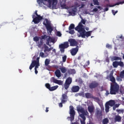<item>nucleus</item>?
I'll return each instance as SVG.
<instances>
[{
  "mask_svg": "<svg viewBox=\"0 0 124 124\" xmlns=\"http://www.w3.org/2000/svg\"><path fill=\"white\" fill-rule=\"evenodd\" d=\"M80 18L81 20L78 23V26L75 28V30L78 32V37H81L82 38H86L87 37L88 38V37L92 35L93 31H86L85 28H84V25H83V24L86 25V20L83 19L82 16H80Z\"/></svg>",
  "mask_w": 124,
  "mask_h": 124,
  "instance_id": "nucleus-1",
  "label": "nucleus"
},
{
  "mask_svg": "<svg viewBox=\"0 0 124 124\" xmlns=\"http://www.w3.org/2000/svg\"><path fill=\"white\" fill-rule=\"evenodd\" d=\"M37 2L40 7H42L43 3L45 5H46L49 8H56L57 6V3L58 0H37Z\"/></svg>",
  "mask_w": 124,
  "mask_h": 124,
  "instance_id": "nucleus-2",
  "label": "nucleus"
},
{
  "mask_svg": "<svg viewBox=\"0 0 124 124\" xmlns=\"http://www.w3.org/2000/svg\"><path fill=\"white\" fill-rule=\"evenodd\" d=\"M120 86L118 83H111L110 87V94H117L119 93Z\"/></svg>",
  "mask_w": 124,
  "mask_h": 124,
  "instance_id": "nucleus-3",
  "label": "nucleus"
},
{
  "mask_svg": "<svg viewBox=\"0 0 124 124\" xmlns=\"http://www.w3.org/2000/svg\"><path fill=\"white\" fill-rule=\"evenodd\" d=\"M41 39L45 40L46 39V45L51 47V45L50 43L55 44L56 42L55 41V38L52 37L50 36H47V35H44L41 36Z\"/></svg>",
  "mask_w": 124,
  "mask_h": 124,
  "instance_id": "nucleus-4",
  "label": "nucleus"
},
{
  "mask_svg": "<svg viewBox=\"0 0 124 124\" xmlns=\"http://www.w3.org/2000/svg\"><path fill=\"white\" fill-rule=\"evenodd\" d=\"M69 108L70 117H68L67 119H70V121H71V122H73V121H74V119L75 118V114H76V113L75 112V110H74V108L73 107V106H70L69 107Z\"/></svg>",
  "mask_w": 124,
  "mask_h": 124,
  "instance_id": "nucleus-5",
  "label": "nucleus"
},
{
  "mask_svg": "<svg viewBox=\"0 0 124 124\" xmlns=\"http://www.w3.org/2000/svg\"><path fill=\"white\" fill-rule=\"evenodd\" d=\"M43 25L45 26L47 31H48L49 32H52L53 31V28L51 26V22L49 21L48 19L46 18L45 21L43 22Z\"/></svg>",
  "mask_w": 124,
  "mask_h": 124,
  "instance_id": "nucleus-6",
  "label": "nucleus"
},
{
  "mask_svg": "<svg viewBox=\"0 0 124 124\" xmlns=\"http://www.w3.org/2000/svg\"><path fill=\"white\" fill-rule=\"evenodd\" d=\"M77 111L78 112H80V113H81V114L79 115L80 117H82V115L84 117H86L85 116H89V112H88V111L87 110L85 111L84 108L78 107L77 108Z\"/></svg>",
  "mask_w": 124,
  "mask_h": 124,
  "instance_id": "nucleus-7",
  "label": "nucleus"
},
{
  "mask_svg": "<svg viewBox=\"0 0 124 124\" xmlns=\"http://www.w3.org/2000/svg\"><path fill=\"white\" fill-rule=\"evenodd\" d=\"M68 47H69V45H68V42H65L63 44H61L59 45V48L61 53H64V49L68 48Z\"/></svg>",
  "mask_w": 124,
  "mask_h": 124,
  "instance_id": "nucleus-8",
  "label": "nucleus"
},
{
  "mask_svg": "<svg viewBox=\"0 0 124 124\" xmlns=\"http://www.w3.org/2000/svg\"><path fill=\"white\" fill-rule=\"evenodd\" d=\"M72 83V78L71 77L68 78L65 82V83L64 84V87L65 90H68V88H69V86H70V84Z\"/></svg>",
  "mask_w": 124,
  "mask_h": 124,
  "instance_id": "nucleus-9",
  "label": "nucleus"
},
{
  "mask_svg": "<svg viewBox=\"0 0 124 124\" xmlns=\"http://www.w3.org/2000/svg\"><path fill=\"white\" fill-rule=\"evenodd\" d=\"M32 17L33 18L32 22H33L34 24H38L40 23L41 20H43V16H41L35 17V15H33Z\"/></svg>",
  "mask_w": 124,
  "mask_h": 124,
  "instance_id": "nucleus-10",
  "label": "nucleus"
},
{
  "mask_svg": "<svg viewBox=\"0 0 124 124\" xmlns=\"http://www.w3.org/2000/svg\"><path fill=\"white\" fill-rule=\"evenodd\" d=\"M112 65L114 68H117L118 66H121V67H124V62L120 61V62H117L115 61L113 62Z\"/></svg>",
  "mask_w": 124,
  "mask_h": 124,
  "instance_id": "nucleus-11",
  "label": "nucleus"
},
{
  "mask_svg": "<svg viewBox=\"0 0 124 124\" xmlns=\"http://www.w3.org/2000/svg\"><path fill=\"white\" fill-rule=\"evenodd\" d=\"M98 86H99V84L97 82L95 81H93L89 85V87L91 90H93V89H95V88H97Z\"/></svg>",
  "mask_w": 124,
  "mask_h": 124,
  "instance_id": "nucleus-12",
  "label": "nucleus"
},
{
  "mask_svg": "<svg viewBox=\"0 0 124 124\" xmlns=\"http://www.w3.org/2000/svg\"><path fill=\"white\" fill-rule=\"evenodd\" d=\"M50 80H51V82H53V83H55V84H57L60 86H62V84H63V81L61 80H58L55 78L54 77H52Z\"/></svg>",
  "mask_w": 124,
  "mask_h": 124,
  "instance_id": "nucleus-13",
  "label": "nucleus"
},
{
  "mask_svg": "<svg viewBox=\"0 0 124 124\" xmlns=\"http://www.w3.org/2000/svg\"><path fill=\"white\" fill-rule=\"evenodd\" d=\"M78 51H79V46H77L76 48H73L70 50V53L72 56H75L77 53H78Z\"/></svg>",
  "mask_w": 124,
  "mask_h": 124,
  "instance_id": "nucleus-14",
  "label": "nucleus"
},
{
  "mask_svg": "<svg viewBox=\"0 0 124 124\" xmlns=\"http://www.w3.org/2000/svg\"><path fill=\"white\" fill-rule=\"evenodd\" d=\"M40 66V64L39 63H31L29 67V69L30 70H31L33 67L35 66L34 69H37Z\"/></svg>",
  "mask_w": 124,
  "mask_h": 124,
  "instance_id": "nucleus-15",
  "label": "nucleus"
},
{
  "mask_svg": "<svg viewBox=\"0 0 124 124\" xmlns=\"http://www.w3.org/2000/svg\"><path fill=\"white\" fill-rule=\"evenodd\" d=\"M74 28H75V25L74 24H70L69 27V33H70V34H74V33H75V31L73 30Z\"/></svg>",
  "mask_w": 124,
  "mask_h": 124,
  "instance_id": "nucleus-16",
  "label": "nucleus"
},
{
  "mask_svg": "<svg viewBox=\"0 0 124 124\" xmlns=\"http://www.w3.org/2000/svg\"><path fill=\"white\" fill-rule=\"evenodd\" d=\"M85 96L86 98H93V99H94L95 100L99 101V98L98 97L93 96L90 93H86Z\"/></svg>",
  "mask_w": 124,
  "mask_h": 124,
  "instance_id": "nucleus-17",
  "label": "nucleus"
},
{
  "mask_svg": "<svg viewBox=\"0 0 124 124\" xmlns=\"http://www.w3.org/2000/svg\"><path fill=\"white\" fill-rule=\"evenodd\" d=\"M80 90L79 86L74 85L71 88L72 93H78Z\"/></svg>",
  "mask_w": 124,
  "mask_h": 124,
  "instance_id": "nucleus-18",
  "label": "nucleus"
},
{
  "mask_svg": "<svg viewBox=\"0 0 124 124\" xmlns=\"http://www.w3.org/2000/svg\"><path fill=\"white\" fill-rule=\"evenodd\" d=\"M69 42L70 43V46H77L78 45V43L75 39H71L69 40Z\"/></svg>",
  "mask_w": 124,
  "mask_h": 124,
  "instance_id": "nucleus-19",
  "label": "nucleus"
},
{
  "mask_svg": "<svg viewBox=\"0 0 124 124\" xmlns=\"http://www.w3.org/2000/svg\"><path fill=\"white\" fill-rule=\"evenodd\" d=\"M75 73H76V71H75V69H70L67 70V72L64 75L66 76L67 74H69V75H71L72 74H75Z\"/></svg>",
  "mask_w": 124,
  "mask_h": 124,
  "instance_id": "nucleus-20",
  "label": "nucleus"
},
{
  "mask_svg": "<svg viewBox=\"0 0 124 124\" xmlns=\"http://www.w3.org/2000/svg\"><path fill=\"white\" fill-rule=\"evenodd\" d=\"M66 99H67V95H66V94H62L61 102H62V103H65V102L67 101Z\"/></svg>",
  "mask_w": 124,
  "mask_h": 124,
  "instance_id": "nucleus-21",
  "label": "nucleus"
},
{
  "mask_svg": "<svg viewBox=\"0 0 124 124\" xmlns=\"http://www.w3.org/2000/svg\"><path fill=\"white\" fill-rule=\"evenodd\" d=\"M109 78L110 81L112 82V84H117V82H116V79L115 78V77L113 76V73H111L109 74Z\"/></svg>",
  "mask_w": 124,
  "mask_h": 124,
  "instance_id": "nucleus-22",
  "label": "nucleus"
},
{
  "mask_svg": "<svg viewBox=\"0 0 124 124\" xmlns=\"http://www.w3.org/2000/svg\"><path fill=\"white\" fill-rule=\"evenodd\" d=\"M77 11V9L76 8H74L71 9V11L69 12V13L72 16H75V15H76Z\"/></svg>",
  "mask_w": 124,
  "mask_h": 124,
  "instance_id": "nucleus-23",
  "label": "nucleus"
},
{
  "mask_svg": "<svg viewBox=\"0 0 124 124\" xmlns=\"http://www.w3.org/2000/svg\"><path fill=\"white\" fill-rule=\"evenodd\" d=\"M124 1L117 2L114 5H109V4H107L106 5V7H108V6L109 7H114V6H115V5H120V4H124Z\"/></svg>",
  "mask_w": 124,
  "mask_h": 124,
  "instance_id": "nucleus-24",
  "label": "nucleus"
},
{
  "mask_svg": "<svg viewBox=\"0 0 124 124\" xmlns=\"http://www.w3.org/2000/svg\"><path fill=\"white\" fill-rule=\"evenodd\" d=\"M106 104H108V106H110L111 107H112V106H114V105H115L116 102L114 100H110L107 102Z\"/></svg>",
  "mask_w": 124,
  "mask_h": 124,
  "instance_id": "nucleus-25",
  "label": "nucleus"
},
{
  "mask_svg": "<svg viewBox=\"0 0 124 124\" xmlns=\"http://www.w3.org/2000/svg\"><path fill=\"white\" fill-rule=\"evenodd\" d=\"M55 74L56 77H57V78H60V77H61L62 76V74L61 73V71L59 69H57L55 71Z\"/></svg>",
  "mask_w": 124,
  "mask_h": 124,
  "instance_id": "nucleus-26",
  "label": "nucleus"
},
{
  "mask_svg": "<svg viewBox=\"0 0 124 124\" xmlns=\"http://www.w3.org/2000/svg\"><path fill=\"white\" fill-rule=\"evenodd\" d=\"M88 110L90 114H93V110H94V108L92 106H89L88 107Z\"/></svg>",
  "mask_w": 124,
  "mask_h": 124,
  "instance_id": "nucleus-27",
  "label": "nucleus"
},
{
  "mask_svg": "<svg viewBox=\"0 0 124 124\" xmlns=\"http://www.w3.org/2000/svg\"><path fill=\"white\" fill-rule=\"evenodd\" d=\"M111 59L112 62H114V61H122V58L118 56H113Z\"/></svg>",
  "mask_w": 124,
  "mask_h": 124,
  "instance_id": "nucleus-28",
  "label": "nucleus"
},
{
  "mask_svg": "<svg viewBox=\"0 0 124 124\" xmlns=\"http://www.w3.org/2000/svg\"><path fill=\"white\" fill-rule=\"evenodd\" d=\"M114 120L120 123V122H122V117L119 115H116L114 118Z\"/></svg>",
  "mask_w": 124,
  "mask_h": 124,
  "instance_id": "nucleus-29",
  "label": "nucleus"
},
{
  "mask_svg": "<svg viewBox=\"0 0 124 124\" xmlns=\"http://www.w3.org/2000/svg\"><path fill=\"white\" fill-rule=\"evenodd\" d=\"M60 70L62 72V73H65L66 72V71L67 72V69L66 68H65V67H62L61 68H60Z\"/></svg>",
  "mask_w": 124,
  "mask_h": 124,
  "instance_id": "nucleus-30",
  "label": "nucleus"
},
{
  "mask_svg": "<svg viewBox=\"0 0 124 124\" xmlns=\"http://www.w3.org/2000/svg\"><path fill=\"white\" fill-rule=\"evenodd\" d=\"M83 120H80L81 124H86V117H84L82 115H81V117Z\"/></svg>",
  "mask_w": 124,
  "mask_h": 124,
  "instance_id": "nucleus-31",
  "label": "nucleus"
},
{
  "mask_svg": "<svg viewBox=\"0 0 124 124\" xmlns=\"http://www.w3.org/2000/svg\"><path fill=\"white\" fill-rule=\"evenodd\" d=\"M58 88H59V86H58V85L52 86V87H50V88L49 89V91L50 92H53V91H56V90H57V89H58Z\"/></svg>",
  "mask_w": 124,
  "mask_h": 124,
  "instance_id": "nucleus-32",
  "label": "nucleus"
},
{
  "mask_svg": "<svg viewBox=\"0 0 124 124\" xmlns=\"http://www.w3.org/2000/svg\"><path fill=\"white\" fill-rule=\"evenodd\" d=\"M44 52H49V47H48V46H47V45H46V44H44Z\"/></svg>",
  "mask_w": 124,
  "mask_h": 124,
  "instance_id": "nucleus-33",
  "label": "nucleus"
},
{
  "mask_svg": "<svg viewBox=\"0 0 124 124\" xmlns=\"http://www.w3.org/2000/svg\"><path fill=\"white\" fill-rule=\"evenodd\" d=\"M96 116L97 118H100L102 116V114H101V112L99 110L96 111Z\"/></svg>",
  "mask_w": 124,
  "mask_h": 124,
  "instance_id": "nucleus-34",
  "label": "nucleus"
},
{
  "mask_svg": "<svg viewBox=\"0 0 124 124\" xmlns=\"http://www.w3.org/2000/svg\"><path fill=\"white\" fill-rule=\"evenodd\" d=\"M108 123H109V119H108V118H104L103 120V121H102L103 124H108Z\"/></svg>",
  "mask_w": 124,
  "mask_h": 124,
  "instance_id": "nucleus-35",
  "label": "nucleus"
},
{
  "mask_svg": "<svg viewBox=\"0 0 124 124\" xmlns=\"http://www.w3.org/2000/svg\"><path fill=\"white\" fill-rule=\"evenodd\" d=\"M109 106H108L106 103L105 104V111L106 113H108V112H109V109H110V107Z\"/></svg>",
  "mask_w": 124,
  "mask_h": 124,
  "instance_id": "nucleus-36",
  "label": "nucleus"
},
{
  "mask_svg": "<svg viewBox=\"0 0 124 124\" xmlns=\"http://www.w3.org/2000/svg\"><path fill=\"white\" fill-rule=\"evenodd\" d=\"M43 40H41L38 43V47H41L42 46H43L44 44Z\"/></svg>",
  "mask_w": 124,
  "mask_h": 124,
  "instance_id": "nucleus-37",
  "label": "nucleus"
},
{
  "mask_svg": "<svg viewBox=\"0 0 124 124\" xmlns=\"http://www.w3.org/2000/svg\"><path fill=\"white\" fill-rule=\"evenodd\" d=\"M40 59V57H37L36 58V61L35 60H34L33 61H32V62L31 63H39V60Z\"/></svg>",
  "mask_w": 124,
  "mask_h": 124,
  "instance_id": "nucleus-38",
  "label": "nucleus"
},
{
  "mask_svg": "<svg viewBox=\"0 0 124 124\" xmlns=\"http://www.w3.org/2000/svg\"><path fill=\"white\" fill-rule=\"evenodd\" d=\"M49 63H50V60H49V59H46L45 62V65L46 66H47V65H49Z\"/></svg>",
  "mask_w": 124,
  "mask_h": 124,
  "instance_id": "nucleus-39",
  "label": "nucleus"
},
{
  "mask_svg": "<svg viewBox=\"0 0 124 124\" xmlns=\"http://www.w3.org/2000/svg\"><path fill=\"white\" fill-rule=\"evenodd\" d=\"M116 111L119 113V114H124V109H116Z\"/></svg>",
  "mask_w": 124,
  "mask_h": 124,
  "instance_id": "nucleus-40",
  "label": "nucleus"
},
{
  "mask_svg": "<svg viewBox=\"0 0 124 124\" xmlns=\"http://www.w3.org/2000/svg\"><path fill=\"white\" fill-rule=\"evenodd\" d=\"M120 78H124V70L120 72Z\"/></svg>",
  "mask_w": 124,
  "mask_h": 124,
  "instance_id": "nucleus-41",
  "label": "nucleus"
},
{
  "mask_svg": "<svg viewBox=\"0 0 124 124\" xmlns=\"http://www.w3.org/2000/svg\"><path fill=\"white\" fill-rule=\"evenodd\" d=\"M67 58V57L66 55H64L62 57V62H66V59Z\"/></svg>",
  "mask_w": 124,
  "mask_h": 124,
  "instance_id": "nucleus-42",
  "label": "nucleus"
},
{
  "mask_svg": "<svg viewBox=\"0 0 124 124\" xmlns=\"http://www.w3.org/2000/svg\"><path fill=\"white\" fill-rule=\"evenodd\" d=\"M39 56L41 58H46V56L45 55L44 53H43V52H41L39 54Z\"/></svg>",
  "mask_w": 124,
  "mask_h": 124,
  "instance_id": "nucleus-43",
  "label": "nucleus"
},
{
  "mask_svg": "<svg viewBox=\"0 0 124 124\" xmlns=\"http://www.w3.org/2000/svg\"><path fill=\"white\" fill-rule=\"evenodd\" d=\"M94 5H99V2H98V0H93Z\"/></svg>",
  "mask_w": 124,
  "mask_h": 124,
  "instance_id": "nucleus-44",
  "label": "nucleus"
},
{
  "mask_svg": "<svg viewBox=\"0 0 124 124\" xmlns=\"http://www.w3.org/2000/svg\"><path fill=\"white\" fill-rule=\"evenodd\" d=\"M45 86L46 88V89H48V90H50V88H51V85H50V84L49 83H46L45 84Z\"/></svg>",
  "mask_w": 124,
  "mask_h": 124,
  "instance_id": "nucleus-45",
  "label": "nucleus"
},
{
  "mask_svg": "<svg viewBox=\"0 0 124 124\" xmlns=\"http://www.w3.org/2000/svg\"><path fill=\"white\" fill-rule=\"evenodd\" d=\"M33 40L35 42H37V41H39V37H38L37 36H35V37L33 38Z\"/></svg>",
  "mask_w": 124,
  "mask_h": 124,
  "instance_id": "nucleus-46",
  "label": "nucleus"
},
{
  "mask_svg": "<svg viewBox=\"0 0 124 124\" xmlns=\"http://www.w3.org/2000/svg\"><path fill=\"white\" fill-rule=\"evenodd\" d=\"M119 39H122V40H124V37L123 36V35H121V36H118V37Z\"/></svg>",
  "mask_w": 124,
  "mask_h": 124,
  "instance_id": "nucleus-47",
  "label": "nucleus"
},
{
  "mask_svg": "<svg viewBox=\"0 0 124 124\" xmlns=\"http://www.w3.org/2000/svg\"><path fill=\"white\" fill-rule=\"evenodd\" d=\"M111 11L112 12V14H113L114 16L116 15V14H117V13H118V11H116L115 12V10H112Z\"/></svg>",
  "mask_w": 124,
  "mask_h": 124,
  "instance_id": "nucleus-48",
  "label": "nucleus"
},
{
  "mask_svg": "<svg viewBox=\"0 0 124 124\" xmlns=\"http://www.w3.org/2000/svg\"><path fill=\"white\" fill-rule=\"evenodd\" d=\"M78 95H79V96H84L85 95L84 92H81L80 93H78Z\"/></svg>",
  "mask_w": 124,
  "mask_h": 124,
  "instance_id": "nucleus-49",
  "label": "nucleus"
},
{
  "mask_svg": "<svg viewBox=\"0 0 124 124\" xmlns=\"http://www.w3.org/2000/svg\"><path fill=\"white\" fill-rule=\"evenodd\" d=\"M116 79L117 81H119L120 82L122 81V78H121V77H118Z\"/></svg>",
  "mask_w": 124,
  "mask_h": 124,
  "instance_id": "nucleus-50",
  "label": "nucleus"
},
{
  "mask_svg": "<svg viewBox=\"0 0 124 124\" xmlns=\"http://www.w3.org/2000/svg\"><path fill=\"white\" fill-rule=\"evenodd\" d=\"M57 36H59V37L62 36V33H61L60 31H58L57 32Z\"/></svg>",
  "mask_w": 124,
  "mask_h": 124,
  "instance_id": "nucleus-51",
  "label": "nucleus"
},
{
  "mask_svg": "<svg viewBox=\"0 0 124 124\" xmlns=\"http://www.w3.org/2000/svg\"><path fill=\"white\" fill-rule=\"evenodd\" d=\"M97 11H98V9L96 8H94L93 10V12H97Z\"/></svg>",
  "mask_w": 124,
  "mask_h": 124,
  "instance_id": "nucleus-52",
  "label": "nucleus"
},
{
  "mask_svg": "<svg viewBox=\"0 0 124 124\" xmlns=\"http://www.w3.org/2000/svg\"><path fill=\"white\" fill-rule=\"evenodd\" d=\"M106 47L107 48H111V45H109V44H107L106 45Z\"/></svg>",
  "mask_w": 124,
  "mask_h": 124,
  "instance_id": "nucleus-53",
  "label": "nucleus"
},
{
  "mask_svg": "<svg viewBox=\"0 0 124 124\" xmlns=\"http://www.w3.org/2000/svg\"><path fill=\"white\" fill-rule=\"evenodd\" d=\"M85 6V4L82 3L80 8H83Z\"/></svg>",
  "mask_w": 124,
  "mask_h": 124,
  "instance_id": "nucleus-54",
  "label": "nucleus"
},
{
  "mask_svg": "<svg viewBox=\"0 0 124 124\" xmlns=\"http://www.w3.org/2000/svg\"><path fill=\"white\" fill-rule=\"evenodd\" d=\"M35 14L36 16H40V15H39L37 14V11H35Z\"/></svg>",
  "mask_w": 124,
  "mask_h": 124,
  "instance_id": "nucleus-55",
  "label": "nucleus"
},
{
  "mask_svg": "<svg viewBox=\"0 0 124 124\" xmlns=\"http://www.w3.org/2000/svg\"><path fill=\"white\" fill-rule=\"evenodd\" d=\"M62 102H61L59 104V107H61L62 108Z\"/></svg>",
  "mask_w": 124,
  "mask_h": 124,
  "instance_id": "nucleus-56",
  "label": "nucleus"
},
{
  "mask_svg": "<svg viewBox=\"0 0 124 124\" xmlns=\"http://www.w3.org/2000/svg\"><path fill=\"white\" fill-rule=\"evenodd\" d=\"M120 106V105L116 104L115 105L114 107H115L116 108H118Z\"/></svg>",
  "mask_w": 124,
  "mask_h": 124,
  "instance_id": "nucleus-57",
  "label": "nucleus"
},
{
  "mask_svg": "<svg viewBox=\"0 0 124 124\" xmlns=\"http://www.w3.org/2000/svg\"><path fill=\"white\" fill-rule=\"evenodd\" d=\"M109 10V8L108 7H107L104 9V11H108Z\"/></svg>",
  "mask_w": 124,
  "mask_h": 124,
  "instance_id": "nucleus-58",
  "label": "nucleus"
},
{
  "mask_svg": "<svg viewBox=\"0 0 124 124\" xmlns=\"http://www.w3.org/2000/svg\"><path fill=\"white\" fill-rule=\"evenodd\" d=\"M34 70H35V74H37L38 73V71H37V69H34Z\"/></svg>",
  "mask_w": 124,
  "mask_h": 124,
  "instance_id": "nucleus-59",
  "label": "nucleus"
},
{
  "mask_svg": "<svg viewBox=\"0 0 124 124\" xmlns=\"http://www.w3.org/2000/svg\"><path fill=\"white\" fill-rule=\"evenodd\" d=\"M106 61L107 62H109V58H107L106 59Z\"/></svg>",
  "mask_w": 124,
  "mask_h": 124,
  "instance_id": "nucleus-60",
  "label": "nucleus"
},
{
  "mask_svg": "<svg viewBox=\"0 0 124 124\" xmlns=\"http://www.w3.org/2000/svg\"><path fill=\"white\" fill-rule=\"evenodd\" d=\"M106 94V95H108V94H110V92L109 93V92L107 91Z\"/></svg>",
  "mask_w": 124,
  "mask_h": 124,
  "instance_id": "nucleus-61",
  "label": "nucleus"
},
{
  "mask_svg": "<svg viewBox=\"0 0 124 124\" xmlns=\"http://www.w3.org/2000/svg\"><path fill=\"white\" fill-rule=\"evenodd\" d=\"M61 6H62V7H65L66 5H65V4H63L61 5Z\"/></svg>",
  "mask_w": 124,
  "mask_h": 124,
  "instance_id": "nucleus-62",
  "label": "nucleus"
},
{
  "mask_svg": "<svg viewBox=\"0 0 124 124\" xmlns=\"http://www.w3.org/2000/svg\"><path fill=\"white\" fill-rule=\"evenodd\" d=\"M87 65H90V61H88L86 62Z\"/></svg>",
  "mask_w": 124,
  "mask_h": 124,
  "instance_id": "nucleus-63",
  "label": "nucleus"
},
{
  "mask_svg": "<svg viewBox=\"0 0 124 124\" xmlns=\"http://www.w3.org/2000/svg\"><path fill=\"white\" fill-rule=\"evenodd\" d=\"M73 124H79V122L76 121V122H74V123H72Z\"/></svg>",
  "mask_w": 124,
  "mask_h": 124,
  "instance_id": "nucleus-64",
  "label": "nucleus"
}]
</instances>
